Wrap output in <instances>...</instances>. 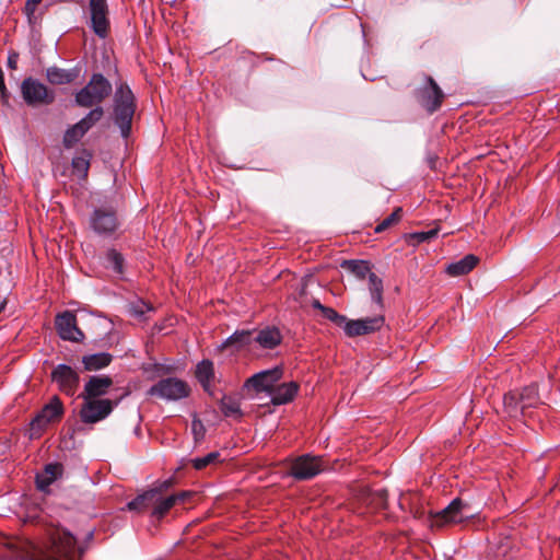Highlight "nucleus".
<instances>
[{
	"mask_svg": "<svg viewBox=\"0 0 560 560\" xmlns=\"http://www.w3.org/2000/svg\"><path fill=\"white\" fill-rule=\"evenodd\" d=\"M85 547L78 546L75 536L65 528H55L49 539L36 548L30 560H82Z\"/></svg>",
	"mask_w": 560,
	"mask_h": 560,
	"instance_id": "obj_1",
	"label": "nucleus"
},
{
	"mask_svg": "<svg viewBox=\"0 0 560 560\" xmlns=\"http://www.w3.org/2000/svg\"><path fill=\"white\" fill-rule=\"evenodd\" d=\"M136 97L127 83L117 86L114 94L113 119L122 138L131 133L132 119L136 112Z\"/></svg>",
	"mask_w": 560,
	"mask_h": 560,
	"instance_id": "obj_2",
	"label": "nucleus"
},
{
	"mask_svg": "<svg viewBox=\"0 0 560 560\" xmlns=\"http://www.w3.org/2000/svg\"><path fill=\"white\" fill-rule=\"evenodd\" d=\"M113 92L112 83L101 73L92 74L85 86L74 95L78 106L95 108L100 106Z\"/></svg>",
	"mask_w": 560,
	"mask_h": 560,
	"instance_id": "obj_3",
	"label": "nucleus"
},
{
	"mask_svg": "<svg viewBox=\"0 0 560 560\" xmlns=\"http://www.w3.org/2000/svg\"><path fill=\"white\" fill-rule=\"evenodd\" d=\"M63 415V402L59 396L54 395L32 419L30 423L31 438H39L49 424L60 422Z\"/></svg>",
	"mask_w": 560,
	"mask_h": 560,
	"instance_id": "obj_4",
	"label": "nucleus"
},
{
	"mask_svg": "<svg viewBox=\"0 0 560 560\" xmlns=\"http://www.w3.org/2000/svg\"><path fill=\"white\" fill-rule=\"evenodd\" d=\"M81 399L79 419L84 424H95L105 420L120 401V399Z\"/></svg>",
	"mask_w": 560,
	"mask_h": 560,
	"instance_id": "obj_5",
	"label": "nucleus"
},
{
	"mask_svg": "<svg viewBox=\"0 0 560 560\" xmlns=\"http://www.w3.org/2000/svg\"><path fill=\"white\" fill-rule=\"evenodd\" d=\"M148 395L165 400H179L190 395V387L187 382L177 377H166L152 385Z\"/></svg>",
	"mask_w": 560,
	"mask_h": 560,
	"instance_id": "obj_6",
	"label": "nucleus"
},
{
	"mask_svg": "<svg viewBox=\"0 0 560 560\" xmlns=\"http://www.w3.org/2000/svg\"><path fill=\"white\" fill-rule=\"evenodd\" d=\"M103 116V107L97 106L91 109L81 120L66 130L62 139L63 147L73 148Z\"/></svg>",
	"mask_w": 560,
	"mask_h": 560,
	"instance_id": "obj_7",
	"label": "nucleus"
},
{
	"mask_svg": "<svg viewBox=\"0 0 560 560\" xmlns=\"http://www.w3.org/2000/svg\"><path fill=\"white\" fill-rule=\"evenodd\" d=\"M21 93L30 106L49 105L55 101L54 91L31 77L22 81Z\"/></svg>",
	"mask_w": 560,
	"mask_h": 560,
	"instance_id": "obj_8",
	"label": "nucleus"
},
{
	"mask_svg": "<svg viewBox=\"0 0 560 560\" xmlns=\"http://www.w3.org/2000/svg\"><path fill=\"white\" fill-rule=\"evenodd\" d=\"M55 327L62 340L71 342H83L84 332L78 327L77 316L71 311L58 313L55 317Z\"/></svg>",
	"mask_w": 560,
	"mask_h": 560,
	"instance_id": "obj_9",
	"label": "nucleus"
},
{
	"mask_svg": "<svg viewBox=\"0 0 560 560\" xmlns=\"http://www.w3.org/2000/svg\"><path fill=\"white\" fill-rule=\"evenodd\" d=\"M323 470L320 456L304 454L296 457L290 466V475L296 480H308Z\"/></svg>",
	"mask_w": 560,
	"mask_h": 560,
	"instance_id": "obj_10",
	"label": "nucleus"
},
{
	"mask_svg": "<svg viewBox=\"0 0 560 560\" xmlns=\"http://www.w3.org/2000/svg\"><path fill=\"white\" fill-rule=\"evenodd\" d=\"M51 381L57 384L58 389L72 397L77 393L80 384L78 372L67 364H58L50 373Z\"/></svg>",
	"mask_w": 560,
	"mask_h": 560,
	"instance_id": "obj_11",
	"label": "nucleus"
},
{
	"mask_svg": "<svg viewBox=\"0 0 560 560\" xmlns=\"http://www.w3.org/2000/svg\"><path fill=\"white\" fill-rule=\"evenodd\" d=\"M468 508L462 499H454L445 509L431 516V526L441 528L448 524H459L464 522L467 516L464 515V510Z\"/></svg>",
	"mask_w": 560,
	"mask_h": 560,
	"instance_id": "obj_12",
	"label": "nucleus"
},
{
	"mask_svg": "<svg viewBox=\"0 0 560 560\" xmlns=\"http://www.w3.org/2000/svg\"><path fill=\"white\" fill-rule=\"evenodd\" d=\"M89 13L91 28L100 38H106L109 33L108 5L106 0H90Z\"/></svg>",
	"mask_w": 560,
	"mask_h": 560,
	"instance_id": "obj_13",
	"label": "nucleus"
},
{
	"mask_svg": "<svg viewBox=\"0 0 560 560\" xmlns=\"http://www.w3.org/2000/svg\"><path fill=\"white\" fill-rule=\"evenodd\" d=\"M282 375L283 370L281 366L260 371L245 381L244 388L254 389L256 393L266 392L271 394L275 384L282 377Z\"/></svg>",
	"mask_w": 560,
	"mask_h": 560,
	"instance_id": "obj_14",
	"label": "nucleus"
},
{
	"mask_svg": "<svg viewBox=\"0 0 560 560\" xmlns=\"http://www.w3.org/2000/svg\"><path fill=\"white\" fill-rule=\"evenodd\" d=\"M384 323L385 317L383 315L361 319H346L343 331L350 338L370 335L378 331L384 326Z\"/></svg>",
	"mask_w": 560,
	"mask_h": 560,
	"instance_id": "obj_15",
	"label": "nucleus"
},
{
	"mask_svg": "<svg viewBox=\"0 0 560 560\" xmlns=\"http://www.w3.org/2000/svg\"><path fill=\"white\" fill-rule=\"evenodd\" d=\"M416 97L423 108H425L430 114H433L441 107L444 100V93L435 80L428 77L427 85L417 91Z\"/></svg>",
	"mask_w": 560,
	"mask_h": 560,
	"instance_id": "obj_16",
	"label": "nucleus"
},
{
	"mask_svg": "<svg viewBox=\"0 0 560 560\" xmlns=\"http://www.w3.org/2000/svg\"><path fill=\"white\" fill-rule=\"evenodd\" d=\"M91 226L97 234H112L118 226L116 212L107 208L96 209L91 217Z\"/></svg>",
	"mask_w": 560,
	"mask_h": 560,
	"instance_id": "obj_17",
	"label": "nucleus"
},
{
	"mask_svg": "<svg viewBox=\"0 0 560 560\" xmlns=\"http://www.w3.org/2000/svg\"><path fill=\"white\" fill-rule=\"evenodd\" d=\"M113 386V378L108 375H92L84 384L79 398L105 399L104 396Z\"/></svg>",
	"mask_w": 560,
	"mask_h": 560,
	"instance_id": "obj_18",
	"label": "nucleus"
},
{
	"mask_svg": "<svg viewBox=\"0 0 560 560\" xmlns=\"http://www.w3.org/2000/svg\"><path fill=\"white\" fill-rule=\"evenodd\" d=\"M63 474V465L61 463H49L44 466L42 472L36 474L35 482L37 490L48 492L49 487Z\"/></svg>",
	"mask_w": 560,
	"mask_h": 560,
	"instance_id": "obj_19",
	"label": "nucleus"
},
{
	"mask_svg": "<svg viewBox=\"0 0 560 560\" xmlns=\"http://www.w3.org/2000/svg\"><path fill=\"white\" fill-rule=\"evenodd\" d=\"M300 385L298 382L292 381L289 383H282L273 387L271 392V404L275 406H281L291 402L298 395Z\"/></svg>",
	"mask_w": 560,
	"mask_h": 560,
	"instance_id": "obj_20",
	"label": "nucleus"
},
{
	"mask_svg": "<svg viewBox=\"0 0 560 560\" xmlns=\"http://www.w3.org/2000/svg\"><path fill=\"white\" fill-rule=\"evenodd\" d=\"M479 257L468 254L457 261L450 262L445 266V273L450 277H460L468 275L478 265Z\"/></svg>",
	"mask_w": 560,
	"mask_h": 560,
	"instance_id": "obj_21",
	"label": "nucleus"
},
{
	"mask_svg": "<svg viewBox=\"0 0 560 560\" xmlns=\"http://www.w3.org/2000/svg\"><path fill=\"white\" fill-rule=\"evenodd\" d=\"M195 377L201 385L202 389L209 394L211 393V383L214 380V364L209 359L201 360L195 370Z\"/></svg>",
	"mask_w": 560,
	"mask_h": 560,
	"instance_id": "obj_22",
	"label": "nucleus"
},
{
	"mask_svg": "<svg viewBox=\"0 0 560 560\" xmlns=\"http://www.w3.org/2000/svg\"><path fill=\"white\" fill-rule=\"evenodd\" d=\"M253 341L264 349H275L282 341V335L277 327H266L253 336Z\"/></svg>",
	"mask_w": 560,
	"mask_h": 560,
	"instance_id": "obj_23",
	"label": "nucleus"
},
{
	"mask_svg": "<svg viewBox=\"0 0 560 560\" xmlns=\"http://www.w3.org/2000/svg\"><path fill=\"white\" fill-rule=\"evenodd\" d=\"M158 491L147 490L137 495L133 500L127 503V510L144 513L153 510V503L156 501Z\"/></svg>",
	"mask_w": 560,
	"mask_h": 560,
	"instance_id": "obj_24",
	"label": "nucleus"
},
{
	"mask_svg": "<svg viewBox=\"0 0 560 560\" xmlns=\"http://www.w3.org/2000/svg\"><path fill=\"white\" fill-rule=\"evenodd\" d=\"M113 355L108 352H100L82 357L85 371H97L110 364Z\"/></svg>",
	"mask_w": 560,
	"mask_h": 560,
	"instance_id": "obj_25",
	"label": "nucleus"
},
{
	"mask_svg": "<svg viewBox=\"0 0 560 560\" xmlns=\"http://www.w3.org/2000/svg\"><path fill=\"white\" fill-rule=\"evenodd\" d=\"M503 409L510 418H518L526 415L520 402L518 390H511L504 395Z\"/></svg>",
	"mask_w": 560,
	"mask_h": 560,
	"instance_id": "obj_26",
	"label": "nucleus"
},
{
	"mask_svg": "<svg viewBox=\"0 0 560 560\" xmlns=\"http://www.w3.org/2000/svg\"><path fill=\"white\" fill-rule=\"evenodd\" d=\"M440 229L433 228L428 231H417L412 233H406L404 241L408 245H416L421 243H431L438 241Z\"/></svg>",
	"mask_w": 560,
	"mask_h": 560,
	"instance_id": "obj_27",
	"label": "nucleus"
},
{
	"mask_svg": "<svg viewBox=\"0 0 560 560\" xmlns=\"http://www.w3.org/2000/svg\"><path fill=\"white\" fill-rule=\"evenodd\" d=\"M220 410L228 418L241 419L243 417L240 399L233 396L224 395L222 397Z\"/></svg>",
	"mask_w": 560,
	"mask_h": 560,
	"instance_id": "obj_28",
	"label": "nucleus"
},
{
	"mask_svg": "<svg viewBox=\"0 0 560 560\" xmlns=\"http://www.w3.org/2000/svg\"><path fill=\"white\" fill-rule=\"evenodd\" d=\"M253 342V331L252 330H236L229 338L224 340L221 345V349H226L229 347L234 346L236 350L248 346Z\"/></svg>",
	"mask_w": 560,
	"mask_h": 560,
	"instance_id": "obj_29",
	"label": "nucleus"
},
{
	"mask_svg": "<svg viewBox=\"0 0 560 560\" xmlns=\"http://www.w3.org/2000/svg\"><path fill=\"white\" fill-rule=\"evenodd\" d=\"M46 78L51 84L59 85L72 82L77 78V73L72 70L50 67L46 70Z\"/></svg>",
	"mask_w": 560,
	"mask_h": 560,
	"instance_id": "obj_30",
	"label": "nucleus"
},
{
	"mask_svg": "<svg viewBox=\"0 0 560 560\" xmlns=\"http://www.w3.org/2000/svg\"><path fill=\"white\" fill-rule=\"evenodd\" d=\"M312 307L314 310H318L326 319L330 320L335 325L339 327L345 326L347 317L345 315L339 314L332 307L322 304L319 300H313Z\"/></svg>",
	"mask_w": 560,
	"mask_h": 560,
	"instance_id": "obj_31",
	"label": "nucleus"
},
{
	"mask_svg": "<svg viewBox=\"0 0 560 560\" xmlns=\"http://www.w3.org/2000/svg\"><path fill=\"white\" fill-rule=\"evenodd\" d=\"M105 267L113 269L117 275H122L125 271L124 255L114 247L107 249L105 255Z\"/></svg>",
	"mask_w": 560,
	"mask_h": 560,
	"instance_id": "obj_32",
	"label": "nucleus"
},
{
	"mask_svg": "<svg viewBox=\"0 0 560 560\" xmlns=\"http://www.w3.org/2000/svg\"><path fill=\"white\" fill-rule=\"evenodd\" d=\"M174 505V499L170 495L163 498L162 495L156 494V501L153 503V510L150 512V516L155 521H160Z\"/></svg>",
	"mask_w": 560,
	"mask_h": 560,
	"instance_id": "obj_33",
	"label": "nucleus"
},
{
	"mask_svg": "<svg viewBox=\"0 0 560 560\" xmlns=\"http://www.w3.org/2000/svg\"><path fill=\"white\" fill-rule=\"evenodd\" d=\"M369 290L372 301L383 307V280L374 272L369 275Z\"/></svg>",
	"mask_w": 560,
	"mask_h": 560,
	"instance_id": "obj_34",
	"label": "nucleus"
},
{
	"mask_svg": "<svg viewBox=\"0 0 560 560\" xmlns=\"http://www.w3.org/2000/svg\"><path fill=\"white\" fill-rule=\"evenodd\" d=\"M518 397L525 412L527 409L535 407L539 402V395L536 386H526L522 390H518Z\"/></svg>",
	"mask_w": 560,
	"mask_h": 560,
	"instance_id": "obj_35",
	"label": "nucleus"
},
{
	"mask_svg": "<svg viewBox=\"0 0 560 560\" xmlns=\"http://www.w3.org/2000/svg\"><path fill=\"white\" fill-rule=\"evenodd\" d=\"M341 267L351 271L360 279H364L366 275L369 276L371 272V266L370 262L366 260H345L341 264Z\"/></svg>",
	"mask_w": 560,
	"mask_h": 560,
	"instance_id": "obj_36",
	"label": "nucleus"
},
{
	"mask_svg": "<svg viewBox=\"0 0 560 560\" xmlns=\"http://www.w3.org/2000/svg\"><path fill=\"white\" fill-rule=\"evenodd\" d=\"M402 208L397 207L387 218L380 222L375 229V233L384 232L385 230L396 225L402 218Z\"/></svg>",
	"mask_w": 560,
	"mask_h": 560,
	"instance_id": "obj_37",
	"label": "nucleus"
},
{
	"mask_svg": "<svg viewBox=\"0 0 560 560\" xmlns=\"http://www.w3.org/2000/svg\"><path fill=\"white\" fill-rule=\"evenodd\" d=\"M220 457L221 454L219 452H210L202 457L190 459V464L196 470H202L209 465L220 462Z\"/></svg>",
	"mask_w": 560,
	"mask_h": 560,
	"instance_id": "obj_38",
	"label": "nucleus"
},
{
	"mask_svg": "<svg viewBox=\"0 0 560 560\" xmlns=\"http://www.w3.org/2000/svg\"><path fill=\"white\" fill-rule=\"evenodd\" d=\"M72 167L75 172L85 177L90 167V161L84 156H75L72 160Z\"/></svg>",
	"mask_w": 560,
	"mask_h": 560,
	"instance_id": "obj_39",
	"label": "nucleus"
},
{
	"mask_svg": "<svg viewBox=\"0 0 560 560\" xmlns=\"http://www.w3.org/2000/svg\"><path fill=\"white\" fill-rule=\"evenodd\" d=\"M373 501L377 506L385 509L387 506V495L388 492L386 489L375 490L373 493Z\"/></svg>",
	"mask_w": 560,
	"mask_h": 560,
	"instance_id": "obj_40",
	"label": "nucleus"
},
{
	"mask_svg": "<svg viewBox=\"0 0 560 560\" xmlns=\"http://www.w3.org/2000/svg\"><path fill=\"white\" fill-rule=\"evenodd\" d=\"M173 486H174V478H168L162 482H159L151 490H155V491H158V495H162L165 491H167Z\"/></svg>",
	"mask_w": 560,
	"mask_h": 560,
	"instance_id": "obj_41",
	"label": "nucleus"
},
{
	"mask_svg": "<svg viewBox=\"0 0 560 560\" xmlns=\"http://www.w3.org/2000/svg\"><path fill=\"white\" fill-rule=\"evenodd\" d=\"M194 495L192 491H180L174 494H171L170 497L174 499V504L177 503H185L188 499H190Z\"/></svg>",
	"mask_w": 560,
	"mask_h": 560,
	"instance_id": "obj_42",
	"label": "nucleus"
},
{
	"mask_svg": "<svg viewBox=\"0 0 560 560\" xmlns=\"http://www.w3.org/2000/svg\"><path fill=\"white\" fill-rule=\"evenodd\" d=\"M42 2V0H27L25 3V12L27 15L34 14L36 7Z\"/></svg>",
	"mask_w": 560,
	"mask_h": 560,
	"instance_id": "obj_43",
	"label": "nucleus"
},
{
	"mask_svg": "<svg viewBox=\"0 0 560 560\" xmlns=\"http://www.w3.org/2000/svg\"><path fill=\"white\" fill-rule=\"evenodd\" d=\"M16 62H18V54H12L8 58V67L11 69H16Z\"/></svg>",
	"mask_w": 560,
	"mask_h": 560,
	"instance_id": "obj_44",
	"label": "nucleus"
},
{
	"mask_svg": "<svg viewBox=\"0 0 560 560\" xmlns=\"http://www.w3.org/2000/svg\"><path fill=\"white\" fill-rule=\"evenodd\" d=\"M5 305H7L5 300L0 303V313L5 308Z\"/></svg>",
	"mask_w": 560,
	"mask_h": 560,
	"instance_id": "obj_45",
	"label": "nucleus"
},
{
	"mask_svg": "<svg viewBox=\"0 0 560 560\" xmlns=\"http://www.w3.org/2000/svg\"><path fill=\"white\" fill-rule=\"evenodd\" d=\"M93 536H94V533H93V530H91V532H89L86 539L91 540V539H93Z\"/></svg>",
	"mask_w": 560,
	"mask_h": 560,
	"instance_id": "obj_46",
	"label": "nucleus"
},
{
	"mask_svg": "<svg viewBox=\"0 0 560 560\" xmlns=\"http://www.w3.org/2000/svg\"><path fill=\"white\" fill-rule=\"evenodd\" d=\"M136 314L142 315L144 312L143 310H135Z\"/></svg>",
	"mask_w": 560,
	"mask_h": 560,
	"instance_id": "obj_47",
	"label": "nucleus"
}]
</instances>
